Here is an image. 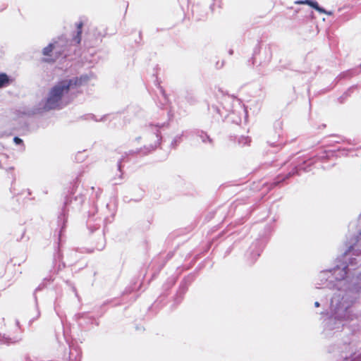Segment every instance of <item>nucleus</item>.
I'll return each mask as SVG.
<instances>
[{"instance_id":"nucleus-2","label":"nucleus","mask_w":361,"mask_h":361,"mask_svg":"<svg viewBox=\"0 0 361 361\" xmlns=\"http://www.w3.org/2000/svg\"><path fill=\"white\" fill-rule=\"evenodd\" d=\"M54 49V44L51 43L46 47H44L42 50V54L44 56H47V58L43 59V61L47 63H54L59 58V55L56 54L54 57H53L52 52Z\"/></svg>"},{"instance_id":"nucleus-7","label":"nucleus","mask_w":361,"mask_h":361,"mask_svg":"<svg viewBox=\"0 0 361 361\" xmlns=\"http://www.w3.org/2000/svg\"><path fill=\"white\" fill-rule=\"evenodd\" d=\"M286 178H287V177L283 178L281 180H277V181H276V182L273 183V186H276V185H277V184H278L280 181L284 180Z\"/></svg>"},{"instance_id":"nucleus-4","label":"nucleus","mask_w":361,"mask_h":361,"mask_svg":"<svg viewBox=\"0 0 361 361\" xmlns=\"http://www.w3.org/2000/svg\"><path fill=\"white\" fill-rule=\"evenodd\" d=\"M11 79L5 73H0V89L6 87L11 84Z\"/></svg>"},{"instance_id":"nucleus-8","label":"nucleus","mask_w":361,"mask_h":361,"mask_svg":"<svg viewBox=\"0 0 361 361\" xmlns=\"http://www.w3.org/2000/svg\"><path fill=\"white\" fill-rule=\"evenodd\" d=\"M314 305L316 307H319V303L318 302H315Z\"/></svg>"},{"instance_id":"nucleus-6","label":"nucleus","mask_w":361,"mask_h":361,"mask_svg":"<svg viewBox=\"0 0 361 361\" xmlns=\"http://www.w3.org/2000/svg\"><path fill=\"white\" fill-rule=\"evenodd\" d=\"M13 141L16 144V145H20V144H23V140L19 138L18 137H15L13 138Z\"/></svg>"},{"instance_id":"nucleus-1","label":"nucleus","mask_w":361,"mask_h":361,"mask_svg":"<svg viewBox=\"0 0 361 361\" xmlns=\"http://www.w3.org/2000/svg\"><path fill=\"white\" fill-rule=\"evenodd\" d=\"M88 80L89 77L84 75L59 81L50 89L44 108L47 110L59 108L63 95L68 94L71 88L80 87Z\"/></svg>"},{"instance_id":"nucleus-5","label":"nucleus","mask_w":361,"mask_h":361,"mask_svg":"<svg viewBox=\"0 0 361 361\" xmlns=\"http://www.w3.org/2000/svg\"><path fill=\"white\" fill-rule=\"evenodd\" d=\"M82 23L80 22L77 25V35L73 38V41L77 44H79L82 39Z\"/></svg>"},{"instance_id":"nucleus-3","label":"nucleus","mask_w":361,"mask_h":361,"mask_svg":"<svg viewBox=\"0 0 361 361\" xmlns=\"http://www.w3.org/2000/svg\"><path fill=\"white\" fill-rule=\"evenodd\" d=\"M295 3L298 4H307L321 13H326V11L323 8L319 7V4L316 1H313L312 0H305L298 1Z\"/></svg>"}]
</instances>
